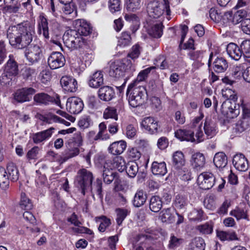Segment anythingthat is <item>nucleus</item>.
I'll return each instance as SVG.
<instances>
[{
	"mask_svg": "<svg viewBox=\"0 0 250 250\" xmlns=\"http://www.w3.org/2000/svg\"><path fill=\"white\" fill-rule=\"evenodd\" d=\"M190 220L201 221L203 219V211L201 209H193L188 214Z\"/></svg>",
	"mask_w": 250,
	"mask_h": 250,
	"instance_id": "obj_50",
	"label": "nucleus"
},
{
	"mask_svg": "<svg viewBox=\"0 0 250 250\" xmlns=\"http://www.w3.org/2000/svg\"><path fill=\"white\" fill-rule=\"evenodd\" d=\"M163 27L161 22L156 23L148 29V34L153 38H159L163 34Z\"/></svg>",
	"mask_w": 250,
	"mask_h": 250,
	"instance_id": "obj_39",
	"label": "nucleus"
},
{
	"mask_svg": "<svg viewBox=\"0 0 250 250\" xmlns=\"http://www.w3.org/2000/svg\"><path fill=\"white\" fill-rule=\"evenodd\" d=\"M131 38L130 35L127 32H123L118 41V45L125 46L130 44Z\"/></svg>",
	"mask_w": 250,
	"mask_h": 250,
	"instance_id": "obj_55",
	"label": "nucleus"
},
{
	"mask_svg": "<svg viewBox=\"0 0 250 250\" xmlns=\"http://www.w3.org/2000/svg\"><path fill=\"white\" fill-rule=\"evenodd\" d=\"M60 83L64 90L74 92L77 89V82L75 79L68 76H64L62 77Z\"/></svg>",
	"mask_w": 250,
	"mask_h": 250,
	"instance_id": "obj_17",
	"label": "nucleus"
},
{
	"mask_svg": "<svg viewBox=\"0 0 250 250\" xmlns=\"http://www.w3.org/2000/svg\"><path fill=\"white\" fill-rule=\"evenodd\" d=\"M62 39L66 46L71 49L81 47L85 43L84 39L75 29H68L66 31Z\"/></svg>",
	"mask_w": 250,
	"mask_h": 250,
	"instance_id": "obj_5",
	"label": "nucleus"
},
{
	"mask_svg": "<svg viewBox=\"0 0 250 250\" xmlns=\"http://www.w3.org/2000/svg\"><path fill=\"white\" fill-rule=\"evenodd\" d=\"M155 68L154 66H150L142 70L138 75L137 78L129 85V89H131L133 86H138L139 83L145 81L147 78L148 74Z\"/></svg>",
	"mask_w": 250,
	"mask_h": 250,
	"instance_id": "obj_25",
	"label": "nucleus"
},
{
	"mask_svg": "<svg viewBox=\"0 0 250 250\" xmlns=\"http://www.w3.org/2000/svg\"><path fill=\"white\" fill-rule=\"evenodd\" d=\"M115 176V173L113 171L112 169L108 168L105 167V166H104V169L103 171V177L104 182L107 184H110L114 179Z\"/></svg>",
	"mask_w": 250,
	"mask_h": 250,
	"instance_id": "obj_46",
	"label": "nucleus"
},
{
	"mask_svg": "<svg viewBox=\"0 0 250 250\" xmlns=\"http://www.w3.org/2000/svg\"><path fill=\"white\" fill-rule=\"evenodd\" d=\"M213 64L214 71L218 73L224 72L228 67V62L222 57H217Z\"/></svg>",
	"mask_w": 250,
	"mask_h": 250,
	"instance_id": "obj_29",
	"label": "nucleus"
},
{
	"mask_svg": "<svg viewBox=\"0 0 250 250\" xmlns=\"http://www.w3.org/2000/svg\"><path fill=\"white\" fill-rule=\"evenodd\" d=\"M164 5L157 1H150L147 7V13L149 17L158 18L164 13Z\"/></svg>",
	"mask_w": 250,
	"mask_h": 250,
	"instance_id": "obj_13",
	"label": "nucleus"
},
{
	"mask_svg": "<svg viewBox=\"0 0 250 250\" xmlns=\"http://www.w3.org/2000/svg\"><path fill=\"white\" fill-rule=\"evenodd\" d=\"M43 121L48 124H51L52 122H58L65 124L67 125H69L70 124L69 122L54 114H50L48 115L47 117H44Z\"/></svg>",
	"mask_w": 250,
	"mask_h": 250,
	"instance_id": "obj_51",
	"label": "nucleus"
},
{
	"mask_svg": "<svg viewBox=\"0 0 250 250\" xmlns=\"http://www.w3.org/2000/svg\"><path fill=\"white\" fill-rule=\"evenodd\" d=\"M65 61V58L61 52H53L48 59V64L52 69H55L63 66Z\"/></svg>",
	"mask_w": 250,
	"mask_h": 250,
	"instance_id": "obj_14",
	"label": "nucleus"
},
{
	"mask_svg": "<svg viewBox=\"0 0 250 250\" xmlns=\"http://www.w3.org/2000/svg\"><path fill=\"white\" fill-rule=\"evenodd\" d=\"M135 71V67L132 61L129 58H124L111 63L109 74L110 77L117 79L125 77L123 86L125 81L133 75Z\"/></svg>",
	"mask_w": 250,
	"mask_h": 250,
	"instance_id": "obj_2",
	"label": "nucleus"
},
{
	"mask_svg": "<svg viewBox=\"0 0 250 250\" xmlns=\"http://www.w3.org/2000/svg\"><path fill=\"white\" fill-rule=\"evenodd\" d=\"M191 162L194 167L200 168L204 167L206 159L202 153L197 152L192 155Z\"/></svg>",
	"mask_w": 250,
	"mask_h": 250,
	"instance_id": "obj_34",
	"label": "nucleus"
},
{
	"mask_svg": "<svg viewBox=\"0 0 250 250\" xmlns=\"http://www.w3.org/2000/svg\"><path fill=\"white\" fill-rule=\"evenodd\" d=\"M177 169L178 170V174L182 180L186 181L191 179V173L188 167L184 166L182 168Z\"/></svg>",
	"mask_w": 250,
	"mask_h": 250,
	"instance_id": "obj_52",
	"label": "nucleus"
},
{
	"mask_svg": "<svg viewBox=\"0 0 250 250\" xmlns=\"http://www.w3.org/2000/svg\"><path fill=\"white\" fill-rule=\"evenodd\" d=\"M140 54V46L138 44H136L132 46L131 52L128 54L126 58H130L132 60H134L138 58Z\"/></svg>",
	"mask_w": 250,
	"mask_h": 250,
	"instance_id": "obj_62",
	"label": "nucleus"
},
{
	"mask_svg": "<svg viewBox=\"0 0 250 250\" xmlns=\"http://www.w3.org/2000/svg\"><path fill=\"white\" fill-rule=\"evenodd\" d=\"M241 28L243 32L248 35H250V19H245L241 24Z\"/></svg>",
	"mask_w": 250,
	"mask_h": 250,
	"instance_id": "obj_64",
	"label": "nucleus"
},
{
	"mask_svg": "<svg viewBox=\"0 0 250 250\" xmlns=\"http://www.w3.org/2000/svg\"><path fill=\"white\" fill-rule=\"evenodd\" d=\"M36 90L32 87H25L18 90L14 94V100L18 103L28 102Z\"/></svg>",
	"mask_w": 250,
	"mask_h": 250,
	"instance_id": "obj_12",
	"label": "nucleus"
},
{
	"mask_svg": "<svg viewBox=\"0 0 250 250\" xmlns=\"http://www.w3.org/2000/svg\"><path fill=\"white\" fill-rule=\"evenodd\" d=\"M25 55L31 64L37 62L42 56V51L40 45L32 43L26 50Z\"/></svg>",
	"mask_w": 250,
	"mask_h": 250,
	"instance_id": "obj_8",
	"label": "nucleus"
},
{
	"mask_svg": "<svg viewBox=\"0 0 250 250\" xmlns=\"http://www.w3.org/2000/svg\"><path fill=\"white\" fill-rule=\"evenodd\" d=\"M242 53L246 58H250V41H243L241 44Z\"/></svg>",
	"mask_w": 250,
	"mask_h": 250,
	"instance_id": "obj_61",
	"label": "nucleus"
},
{
	"mask_svg": "<svg viewBox=\"0 0 250 250\" xmlns=\"http://www.w3.org/2000/svg\"><path fill=\"white\" fill-rule=\"evenodd\" d=\"M151 170L154 175L163 176L167 173L166 164L164 162H153L151 165Z\"/></svg>",
	"mask_w": 250,
	"mask_h": 250,
	"instance_id": "obj_30",
	"label": "nucleus"
},
{
	"mask_svg": "<svg viewBox=\"0 0 250 250\" xmlns=\"http://www.w3.org/2000/svg\"><path fill=\"white\" fill-rule=\"evenodd\" d=\"M221 110L222 113L226 115L228 117L234 118L240 113V106L239 104H236L235 103L228 100L223 103Z\"/></svg>",
	"mask_w": 250,
	"mask_h": 250,
	"instance_id": "obj_9",
	"label": "nucleus"
},
{
	"mask_svg": "<svg viewBox=\"0 0 250 250\" xmlns=\"http://www.w3.org/2000/svg\"><path fill=\"white\" fill-rule=\"evenodd\" d=\"M127 174L131 178H134L138 172L139 167L138 164L134 161L128 162L126 164L125 169Z\"/></svg>",
	"mask_w": 250,
	"mask_h": 250,
	"instance_id": "obj_43",
	"label": "nucleus"
},
{
	"mask_svg": "<svg viewBox=\"0 0 250 250\" xmlns=\"http://www.w3.org/2000/svg\"><path fill=\"white\" fill-rule=\"evenodd\" d=\"M161 220L164 223H171L174 221V216L171 213L170 208L164 209L160 213L159 216Z\"/></svg>",
	"mask_w": 250,
	"mask_h": 250,
	"instance_id": "obj_42",
	"label": "nucleus"
},
{
	"mask_svg": "<svg viewBox=\"0 0 250 250\" xmlns=\"http://www.w3.org/2000/svg\"><path fill=\"white\" fill-rule=\"evenodd\" d=\"M98 93L99 98L101 100L105 102L111 101L115 96L114 88L108 85L101 87Z\"/></svg>",
	"mask_w": 250,
	"mask_h": 250,
	"instance_id": "obj_18",
	"label": "nucleus"
},
{
	"mask_svg": "<svg viewBox=\"0 0 250 250\" xmlns=\"http://www.w3.org/2000/svg\"><path fill=\"white\" fill-rule=\"evenodd\" d=\"M141 6V0H126L125 7L128 12H135Z\"/></svg>",
	"mask_w": 250,
	"mask_h": 250,
	"instance_id": "obj_45",
	"label": "nucleus"
},
{
	"mask_svg": "<svg viewBox=\"0 0 250 250\" xmlns=\"http://www.w3.org/2000/svg\"><path fill=\"white\" fill-rule=\"evenodd\" d=\"M196 229L203 234H210L213 231V225L211 223L207 222L197 226Z\"/></svg>",
	"mask_w": 250,
	"mask_h": 250,
	"instance_id": "obj_49",
	"label": "nucleus"
},
{
	"mask_svg": "<svg viewBox=\"0 0 250 250\" xmlns=\"http://www.w3.org/2000/svg\"><path fill=\"white\" fill-rule=\"evenodd\" d=\"M173 166L176 169H180L185 165V159L184 155L182 151L175 152L172 156Z\"/></svg>",
	"mask_w": 250,
	"mask_h": 250,
	"instance_id": "obj_31",
	"label": "nucleus"
},
{
	"mask_svg": "<svg viewBox=\"0 0 250 250\" xmlns=\"http://www.w3.org/2000/svg\"><path fill=\"white\" fill-rule=\"evenodd\" d=\"M20 207L21 209L24 210H30L32 208L33 205L31 200L26 196L24 193L21 194Z\"/></svg>",
	"mask_w": 250,
	"mask_h": 250,
	"instance_id": "obj_47",
	"label": "nucleus"
},
{
	"mask_svg": "<svg viewBox=\"0 0 250 250\" xmlns=\"http://www.w3.org/2000/svg\"><path fill=\"white\" fill-rule=\"evenodd\" d=\"M205 134L208 138H212L217 134L216 125L210 119H206L204 125Z\"/></svg>",
	"mask_w": 250,
	"mask_h": 250,
	"instance_id": "obj_26",
	"label": "nucleus"
},
{
	"mask_svg": "<svg viewBox=\"0 0 250 250\" xmlns=\"http://www.w3.org/2000/svg\"><path fill=\"white\" fill-rule=\"evenodd\" d=\"M7 171L3 167H0V186L3 189H6L9 185V178Z\"/></svg>",
	"mask_w": 250,
	"mask_h": 250,
	"instance_id": "obj_44",
	"label": "nucleus"
},
{
	"mask_svg": "<svg viewBox=\"0 0 250 250\" xmlns=\"http://www.w3.org/2000/svg\"><path fill=\"white\" fill-rule=\"evenodd\" d=\"M163 202L158 196H153L149 201V208L154 212H159L162 208Z\"/></svg>",
	"mask_w": 250,
	"mask_h": 250,
	"instance_id": "obj_38",
	"label": "nucleus"
},
{
	"mask_svg": "<svg viewBox=\"0 0 250 250\" xmlns=\"http://www.w3.org/2000/svg\"><path fill=\"white\" fill-rule=\"evenodd\" d=\"M3 3L4 6L2 8V11L4 13H16L21 7L19 0H3Z\"/></svg>",
	"mask_w": 250,
	"mask_h": 250,
	"instance_id": "obj_21",
	"label": "nucleus"
},
{
	"mask_svg": "<svg viewBox=\"0 0 250 250\" xmlns=\"http://www.w3.org/2000/svg\"><path fill=\"white\" fill-rule=\"evenodd\" d=\"M6 170L9 176V179L12 182H16L19 179V170L15 164L9 163L7 166Z\"/></svg>",
	"mask_w": 250,
	"mask_h": 250,
	"instance_id": "obj_36",
	"label": "nucleus"
},
{
	"mask_svg": "<svg viewBox=\"0 0 250 250\" xmlns=\"http://www.w3.org/2000/svg\"><path fill=\"white\" fill-rule=\"evenodd\" d=\"M93 179L92 173L86 169L83 168L78 171L74 183L78 188L81 189L82 193L85 195L86 191L92 190Z\"/></svg>",
	"mask_w": 250,
	"mask_h": 250,
	"instance_id": "obj_4",
	"label": "nucleus"
},
{
	"mask_svg": "<svg viewBox=\"0 0 250 250\" xmlns=\"http://www.w3.org/2000/svg\"><path fill=\"white\" fill-rule=\"evenodd\" d=\"M126 146V143L124 141L115 142L110 145L108 151L113 155H120L124 152Z\"/></svg>",
	"mask_w": 250,
	"mask_h": 250,
	"instance_id": "obj_27",
	"label": "nucleus"
},
{
	"mask_svg": "<svg viewBox=\"0 0 250 250\" xmlns=\"http://www.w3.org/2000/svg\"><path fill=\"white\" fill-rule=\"evenodd\" d=\"M66 107L69 112L77 114L82 111L83 108V102L81 99L78 97H69L67 100Z\"/></svg>",
	"mask_w": 250,
	"mask_h": 250,
	"instance_id": "obj_11",
	"label": "nucleus"
},
{
	"mask_svg": "<svg viewBox=\"0 0 250 250\" xmlns=\"http://www.w3.org/2000/svg\"><path fill=\"white\" fill-rule=\"evenodd\" d=\"M205 246L204 240L200 237H197L191 240L189 245V249L190 250H205Z\"/></svg>",
	"mask_w": 250,
	"mask_h": 250,
	"instance_id": "obj_41",
	"label": "nucleus"
},
{
	"mask_svg": "<svg viewBox=\"0 0 250 250\" xmlns=\"http://www.w3.org/2000/svg\"><path fill=\"white\" fill-rule=\"evenodd\" d=\"M34 101L37 104L41 105H47L50 104L54 103L57 105L62 108L61 104L60 96L56 95V97H51L48 94L41 92L36 94L33 98Z\"/></svg>",
	"mask_w": 250,
	"mask_h": 250,
	"instance_id": "obj_7",
	"label": "nucleus"
},
{
	"mask_svg": "<svg viewBox=\"0 0 250 250\" xmlns=\"http://www.w3.org/2000/svg\"><path fill=\"white\" fill-rule=\"evenodd\" d=\"M54 129V127H50L45 130L33 134L32 138L34 143L39 144L48 139L51 136Z\"/></svg>",
	"mask_w": 250,
	"mask_h": 250,
	"instance_id": "obj_22",
	"label": "nucleus"
},
{
	"mask_svg": "<svg viewBox=\"0 0 250 250\" xmlns=\"http://www.w3.org/2000/svg\"><path fill=\"white\" fill-rule=\"evenodd\" d=\"M40 22L38 23V32L41 34L42 31V35L45 39H49L48 23L47 19L43 16H40Z\"/></svg>",
	"mask_w": 250,
	"mask_h": 250,
	"instance_id": "obj_40",
	"label": "nucleus"
},
{
	"mask_svg": "<svg viewBox=\"0 0 250 250\" xmlns=\"http://www.w3.org/2000/svg\"><path fill=\"white\" fill-rule=\"evenodd\" d=\"M74 141L69 142L66 146V148L62 152L61 159L63 162H65L67 160L76 156H77L80 153V150L77 146H75V144L79 145L81 144L82 139L80 133H77L74 134Z\"/></svg>",
	"mask_w": 250,
	"mask_h": 250,
	"instance_id": "obj_6",
	"label": "nucleus"
},
{
	"mask_svg": "<svg viewBox=\"0 0 250 250\" xmlns=\"http://www.w3.org/2000/svg\"><path fill=\"white\" fill-rule=\"evenodd\" d=\"M113 167L120 172H123L125 170L126 164L125 160L121 157H116L113 161Z\"/></svg>",
	"mask_w": 250,
	"mask_h": 250,
	"instance_id": "obj_48",
	"label": "nucleus"
},
{
	"mask_svg": "<svg viewBox=\"0 0 250 250\" xmlns=\"http://www.w3.org/2000/svg\"><path fill=\"white\" fill-rule=\"evenodd\" d=\"M234 167L240 171H245L249 167L248 161L244 154L238 153L235 155L232 161Z\"/></svg>",
	"mask_w": 250,
	"mask_h": 250,
	"instance_id": "obj_16",
	"label": "nucleus"
},
{
	"mask_svg": "<svg viewBox=\"0 0 250 250\" xmlns=\"http://www.w3.org/2000/svg\"><path fill=\"white\" fill-rule=\"evenodd\" d=\"M108 8L110 11L113 13L120 11L121 8V0H109Z\"/></svg>",
	"mask_w": 250,
	"mask_h": 250,
	"instance_id": "obj_57",
	"label": "nucleus"
},
{
	"mask_svg": "<svg viewBox=\"0 0 250 250\" xmlns=\"http://www.w3.org/2000/svg\"><path fill=\"white\" fill-rule=\"evenodd\" d=\"M126 95L129 105L132 107H137L142 105L147 99V94L146 88L141 85L133 86L129 89L128 85Z\"/></svg>",
	"mask_w": 250,
	"mask_h": 250,
	"instance_id": "obj_3",
	"label": "nucleus"
},
{
	"mask_svg": "<svg viewBox=\"0 0 250 250\" xmlns=\"http://www.w3.org/2000/svg\"><path fill=\"white\" fill-rule=\"evenodd\" d=\"M100 219L102 220V221L98 229L100 231L104 232L106 228L110 225V220L104 216H102Z\"/></svg>",
	"mask_w": 250,
	"mask_h": 250,
	"instance_id": "obj_63",
	"label": "nucleus"
},
{
	"mask_svg": "<svg viewBox=\"0 0 250 250\" xmlns=\"http://www.w3.org/2000/svg\"><path fill=\"white\" fill-rule=\"evenodd\" d=\"M216 233L217 236L220 240L223 241L237 240L238 239L236 234L234 231L217 230Z\"/></svg>",
	"mask_w": 250,
	"mask_h": 250,
	"instance_id": "obj_37",
	"label": "nucleus"
},
{
	"mask_svg": "<svg viewBox=\"0 0 250 250\" xmlns=\"http://www.w3.org/2000/svg\"><path fill=\"white\" fill-rule=\"evenodd\" d=\"M225 16L227 19L231 20L232 23L234 24H241L245 19H247L248 13L244 9H240L235 12L233 14L232 12H227L225 13Z\"/></svg>",
	"mask_w": 250,
	"mask_h": 250,
	"instance_id": "obj_15",
	"label": "nucleus"
},
{
	"mask_svg": "<svg viewBox=\"0 0 250 250\" xmlns=\"http://www.w3.org/2000/svg\"><path fill=\"white\" fill-rule=\"evenodd\" d=\"M183 239L178 238L173 234H171L168 246L170 249H175V248L179 247L180 245L183 243Z\"/></svg>",
	"mask_w": 250,
	"mask_h": 250,
	"instance_id": "obj_56",
	"label": "nucleus"
},
{
	"mask_svg": "<svg viewBox=\"0 0 250 250\" xmlns=\"http://www.w3.org/2000/svg\"><path fill=\"white\" fill-rule=\"evenodd\" d=\"M117 214L116 222L118 225H121L128 213L127 209L125 208H117L116 209Z\"/></svg>",
	"mask_w": 250,
	"mask_h": 250,
	"instance_id": "obj_53",
	"label": "nucleus"
},
{
	"mask_svg": "<svg viewBox=\"0 0 250 250\" xmlns=\"http://www.w3.org/2000/svg\"><path fill=\"white\" fill-rule=\"evenodd\" d=\"M147 199L146 193L143 190H138L135 193L133 200V205L135 207H140L146 203Z\"/></svg>",
	"mask_w": 250,
	"mask_h": 250,
	"instance_id": "obj_35",
	"label": "nucleus"
},
{
	"mask_svg": "<svg viewBox=\"0 0 250 250\" xmlns=\"http://www.w3.org/2000/svg\"><path fill=\"white\" fill-rule=\"evenodd\" d=\"M75 28L81 36H86L91 32V28L88 23L83 20H77L75 22Z\"/></svg>",
	"mask_w": 250,
	"mask_h": 250,
	"instance_id": "obj_20",
	"label": "nucleus"
},
{
	"mask_svg": "<svg viewBox=\"0 0 250 250\" xmlns=\"http://www.w3.org/2000/svg\"><path fill=\"white\" fill-rule=\"evenodd\" d=\"M103 83V74L101 71L95 72L89 81V86L93 88H97L102 85Z\"/></svg>",
	"mask_w": 250,
	"mask_h": 250,
	"instance_id": "obj_32",
	"label": "nucleus"
},
{
	"mask_svg": "<svg viewBox=\"0 0 250 250\" xmlns=\"http://www.w3.org/2000/svg\"><path fill=\"white\" fill-rule=\"evenodd\" d=\"M175 137L181 141L195 142L194 132L190 130L178 129L175 132Z\"/></svg>",
	"mask_w": 250,
	"mask_h": 250,
	"instance_id": "obj_23",
	"label": "nucleus"
},
{
	"mask_svg": "<svg viewBox=\"0 0 250 250\" xmlns=\"http://www.w3.org/2000/svg\"><path fill=\"white\" fill-rule=\"evenodd\" d=\"M188 55L191 60L197 61L198 62H202L204 57L202 51H190Z\"/></svg>",
	"mask_w": 250,
	"mask_h": 250,
	"instance_id": "obj_58",
	"label": "nucleus"
},
{
	"mask_svg": "<svg viewBox=\"0 0 250 250\" xmlns=\"http://www.w3.org/2000/svg\"><path fill=\"white\" fill-rule=\"evenodd\" d=\"M9 60L5 66L4 70L9 74L16 76L19 72L18 65L13 55H9Z\"/></svg>",
	"mask_w": 250,
	"mask_h": 250,
	"instance_id": "obj_28",
	"label": "nucleus"
},
{
	"mask_svg": "<svg viewBox=\"0 0 250 250\" xmlns=\"http://www.w3.org/2000/svg\"><path fill=\"white\" fill-rule=\"evenodd\" d=\"M215 196L213 194H210L207 196L204 200V204L206 208L209 209H213L215 208Z\"/></svg>",
	"mask_w": 250,
	"mask_h": 250,
	"instance_id": "obj_59",
	"label": "nucleus"
},
{
	"mask_svg": "<svg viewBox=\"0 0 250 250\" xmlns=\"http://www.w3.org/2000/svg\"><path fill=\"white\" fill-rule=\"evenodd\" d=\"M33 28L27 23H21L9 26L7 30V38L11 46L16 49L27 47L33 40Z\"/></svg>",
	"mask_w": 250,
	"mask_h": 250,
	"instance_id": "obj_1",
	"label": "nucleus"
},
{
	"mask_svg": "<svg viewBox=\"0 0 250 250\" xmlns=\"http://www.w3.org/2000/svg\"><path fill=\"white\" fill-rule=\"evenodd\" d=\"M215 178L212 173L203 172L197 178V183L200 188L204 190L211 188L214 185Z\"/></svg>",
	"mask_w": 250,
	"mask_h": 250,
	"instance_id": "obj_10",
	"label": "nucleus"
},
{
	"mask_svg": "<svg viewBox=\"0 0 250 250\" xmlns=\"http://www.w3.org/2000/svg\"><path fill=\"white\" fill-rule=\"evenodd\" d=\"M104 117L105 119L112 118L117 120L118 115L116 109L113 107L106 108L104 113Z\"/></svg>",
	"mask_w": 250,
	"mask_h": 250,
	"instance_id": "obj_60",
	"label": "nucleus"
},
{
	"mask_svg": "<svg viewBox=\"0 0 250 250\" xmlns=\"http://www.w3.org/2000/svg\"><path fill=\"white\" fill-rule=\"evenodd\" d=\"M142 126L150 134L158 132V122L151 117L145 118L142 122Z\"/></svg>",
	"mask_w": 250,
	"mask_h": 250,
	"instance_id": "obj_19",
	"label": "nucleus"
},
{
	"mask_svg": "<svg viewBox=\"0 0 250 250\" xmlns=\"http://www.w3.org/2000/svg\"><path fill=\"white\" fill-rule=\"evenodd\" d=\"M241 48H240L235 43H230L227 47V52L232 59L239 60L243 54Z\"/></svg>",
	"mask_w": 250,
	"mask_h": 250,
	"instance_id": "obj_24",
	"label": "nucleus"
},
{
	"mask_svg": "<svg viewBox=\"0 0 250 250\" xmlns=\"http://www.w3.org/2000/svg\"><path fill=\"white\" fill-rule=\"evenodd\" d=\"M174 206L179 209H183L188 205L187 200L181 195H177L175 197Z\"/></svg>",
	"mask_w": 250,
	"mask_h": 250,
	"instance_id": "obj_54",
	"label": "nucleus"
},
{
	"mask_svg": "<svg viewBox=\"0 0 250 250\" xmlns=\"http://www.w3.org/2000/svg\"><path fill=\"white\" fill-rule=\"evenodd\" d=\"M213 163L218 168L222 169L225 167L228 163L226 154L222 152L216 153L213 158Z\"/></svg>",
	"mask_w": 250,
	"mask_h": 250,
	"instance_id": "obj_33",
	"label": "nucleus"
}]
</instances>
